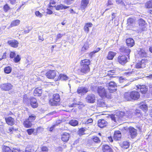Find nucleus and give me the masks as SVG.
Returning a JSON list of instances; mask_svg holds the SVG:
<instances>
[{"mask_svg":"<svg viewBox=\"0 0 152 152\" xmlns=\"http://www.w3.org/2000/svg\"><path fill=\"white\" fill-rule=\"evenodd\" d=\"M93 120L91 118H90L88 119L86 121L85 124H88L89 123H91L93 122Z\"/></svg>","mask_w":152,"mask_h":152,"instance_id":"nucleus-57","label":"nucleus"},{"mask_svg":"<svg viewBox=\"0 0 152 152\" xmlns=\"http://www.w3.org/2000/svg\"><path fill=\"white\" fill-rule=\"evenodd\" d=\"M47 10H48V11L47 12V13L48 14L50 15V14H51L53 13V12L51 10H50L49 9H48Z\"/></svg>","mask_w":152,"mask_h":152,"instance_id":"nucleus-63","label":"nucleus"},{"mask_svg":"<svg viewBox=\"0 0 152 152\" xmlns=\"http://www.w3.org/2000/svg\"><path fill=\"white\" fill-rule=\"evenodd\" d=\"M90 61L88 59H85L81 61L80 65L81 66H89L90 65Z\"/></svg>","mask_w":152,"mask_h":152,"instance_id":"nucleus-27","label":"nucleus"},{"mask_svg":"<svg viewBox=\"0 0 152 152\" xmlns=\"http://www.w3.org/2000/svg\"><path fill=\"white\" fill-rule=\"evenodd\" d=\"M58 72L56 71L50 70L46 73V76L50 79H53L58 75Z\"/></svg>","mask_w":152,"mask_h":152,"instance_id":"nucleus-3","label":"nucleus"},{"mask_svg":"<svg viewBox=\"0 0 152 152\" xmlns=\"http://www.w3.org/2000/svg\"><path fill=\"white\" fill-rule=\"evenodd\" d=\"M132 99L136 100L138 99L140 96L139 93L136 91H133L131 92Z\"/></svg>","mask_w":152,"mask_h":152,"instance_id":"nucleus-12","label":"nucleus"},{"mask_svg":"<svg viewBox=\"0 0 152 152\" xmlns=\"http://www.w3.org/2000/svg\"><path fill=\"white\" fill-rule=\"evenodd\" d=\"M120 51L127 54H129L131 50L128 48L125 47H122L120 48Z\"/></svg>","mask_w":152,"mask_h":152,"instance_id":"nucleus-16","label":"nucleus"},{"mask_svg":"<svg viewBox=\"0 0 152 152\" xmlns=\"http://www.w3.org/2000/svg\"><path fill=\"white\" fill-rule=\"evenodd\" d=\"M129 142L127 141L124 142L121 144V147L124 148H129Z\"/></svg>","mask_w":152,"mask_h":152,"instance_id":"nucleus-33","label":"nucleus"},{"mask_svg":"<svg viewBox=\"0 0 152 152\" xmlns=\"http://www.w3.org/2000/svg\"><path fill=\"white\" fill-rule=\"evenodd\" d=\"M98 105L100 107H104L106 106V104L103 100L98 101Z\"/></svg>","mask_w":152,"mask_h":152,"instance_id":"nucleus-40","label":"nucleus"},{"mask_svg":"<svg viewBox=\"0 0 152 152\" xmlns=\"http://www.w3.org/2000/svg\"><path fill=\"white\" fill-rule=\"evenodd\" d=\"M23 125L26 128H30L32 126V124L31 121L27 119L23 122Z\"/></svg>","mask_w":152,"mask_h":152,"instance_id":"nucleus-25","label":"nucleus"},{"mask_svg":"<svg viewBox=\"0 0 152 152\" xmlns=\"http://www.w3.org/2000/svg\"><path fill=\"white\" fill-rule=\"evenodd\" d=\"M34 129H30L27 130L26 132L28 133V135H30L31 134L33 133H34Z\"/></svg>","mask_w":152,"mask_h":152,"instance_id":"nucleus-48","label":"nucleus"},{"mask_svg":"<svg viewBox=\"0 0 152 152\" xmlns=\"http://www.w3.org/2000/svg\"><path fill=\"white\" fill-rule=\"evenodd\" d=\"M41 151L40 152H48V149L46 146H42L41 148Z\"/></svg>","mask_w":152,"mask_h":152,"instance_id":"nucleus-46","label":"nucleus"},{"mask_svg":"<svg viewBox=\"0 0 152 152\" xmlns=\"http://www.w3.org/2000/svg\"><path fill=\"white\" fill-rule=\"evenodd\" d=\"M11 71V68L10 66L5 67L4 69V71L7 74L10 73Z\"/></svg>","mask_w":152,"mask_h":152,"instance_id":"nucleus-44","label":"nucleus"},{"mask_svg":"<svg viewBox=\"0 0 152 152\" xmlns=\"http://www.w3.org/2000/svg\"><path fill=\"white\" fill-rule=\"evenodd\" d=\"M86 131L85 128H82L80 129L78 131V134L80 136L84 134V132Z\"/></svg>","mask_w":152,"mask_h":152,"instance_id":"nucleus-41","label":"nucleus"},{"mask_svg":"<svg viewBox=\"0 0 152 152\" xmlns=\"http://www.w3.org/2000/svg\"><path fill=\"white\" fill-rule=\"evenodd\" d=\"M53 99L56 100V102H59L60 100L59 95L57 94H55L53 95Z\"/></svg>","mask_w":152,"mask_h":152,"instance_id":"nucleus-42","label":"nucleus"},{"mask_svg":"<svg viewBox=\"0 0 152 152\" xmlns=\"http://www.w3.org/2000/svg\"><path fill=\"white\" fill-rule=\"evenodd\" d=\"M118 62L122 64H124L127 62V58L126 56H119L118 58Z\"/></svg>","mask_w":152,"mask_h":152,"instance_id":"nucleus-14","label":"nucleus"},{"mask_svg":"<svg viewBox=\"0 0 152 152\" xmlns=\"http://www.w3.org/2000/svg\"><path fill=\"white\" fill-rule=\"evenodd\" d=\"M91 139L92 140L95 142L97 143H99L100 142V140L99 139V137L96 136H94L92 137Z\"/></svg>","mask_w":152,"mask_h":152,"instance_id":"nucleus-43","label":"nucleus"},{"mask_svg":"<svg viewBox=\"0 0 152 152\" xmlns=\"http://www.w3.org/2000/svg\"><path fill=\"white\" fill-rule=\"evenodd\" d=\"M145 60L142 59L140 62L137 63L135 66L136 68L139 69L144 68L145 67Z\"/></svg>","mask_w":152,"mask_h":152,"instance_id":"nucleus-11","label":"nucleus"},{"mask_svg":"<svg viewBox=\"0 0 152 152\" xmlns=\"http://www.w3.org/2000/svg\"><path fill=\"white\" fill-rule=\"evenodd\" d=\"M138 89L140 90V92L143 94L145 93L147 91L148 89L145 86L140 85L137 87Z\"/></svg>","mask_w":152,"mask_h":152,"instance_id":"nucleus-23","label":"nucleus"},{"mask_svg":"<svg viewBox=\"0 0 152 152\" xmlns=\"http://www.w3.org/2000/svg\"><path fill=\"white\" fill-rule=\"evenodd\" d=\"M108 87V90L110 93H113L115 92L116 89L117 84L114 81H111L109 83Z\"/></svg>","mask_w":152,"mask_h":152,"instance_id":"nucleus-5","label":"nucleus"},{"mask_svg":"<svg viewBox=\"0 0 152 152\" xmlns=\"http://www.w3.org/2000/svg\"><path fill=\"white\" fill-rule=\"evenodd\" d=\"M16 0H9V1L10 2V3H11L12 4H13L15 3Z\"/></svg>","mask_w":152,"mask_h":152,"instance_id":"nucleus-64","label":"nucleus"},{"mask_svg":"<svg viewBox=\"0 0 152 152\" xmlns=\"http://www.w3.org/2000/svg\"><path fill=\"white\" fill-rule=\"evenodd\" d=\"M35 14L36 16L39 18L42 17L43 15L42 13H40L39 11H37L35 12Z\"/></svg>","mask_w":152,"mask_h":152,"instance_id":"nucleus-54","label":"nucleus"},{"mask_svg":"<svg viewBox=\"0 0 152 152\" xmlns=\"http://www.w3.org/2000/svg\"><path fill=\"white\" fill-rule=\"evenodd\" d=\"M73 0H64V1L67 4L69 5L71 4V1Z\"/></svg>","mask_w":152,"mask_h":152,"instance_id":"nucleus-59","label":"nucleus"},{"mask_svg":"<svg viewBox=\"0 0 152 152\" xmlns=\"http://www.w3.org/2000/svg\"><path fill=\"white\" fill-rule=\"evenodd\" d=\"M97 91L99 95L102 98H109L110 97V96H108L107 95V92L104 87L102 86L99 87Z\"/></svg>","mask_w":152,"mask_h":152,"instance_id":"nucleus-2","label":"nucleus"},{"mask_svg":"<svg viewBox=\"0 0 152 152\" xmlns=\"http://www.w3.org/2000/svg\"><path fill=\"white\" fill-rule=\"evenodd\" d=\"M42 93V90L41 89L37 88L34 90V94L35 96H38L41 95Z\"/></svg>","mask_w":152,"mask_h":152,"instance_id":"nucleus-28","label":"nucleus"},{"mask_svg":"<svg viewBox=\"0 0 152 152\" xmlns=\"http://www.w3.org/2000/svg\"><path fill=\"white\" fill-rule=\"evenodd\" d=\"M118 22L116 20H114V26H117L118 25Z\"/></svg>","mask_w":152,"mask_h":152,"instance_id":"nucleus-62","label":"nucleus"},{"mask_svg":"<svg viewBox=\"0 0 152 152\" xmlns=\"http://www.w3.org/2000/svg\"><path fill=\"white\" fill-rule=\"evenodd\" d=\"M20 21L19 20H16L13 21L11 23L10 26L11 27L16 26L19 25L20 23Z\"/></svg>","mask_w":152,"mask_h":152,"instance_id":"nucleus-37","label":"nucleus"},{"mask_svg":"<svg viewBox=\"0 0 152 152\" xmlns=\"http://www.w3.org/2000/svg\"><path fill=\"white\" fill-rule=\"evenodd\" d=\"M69 124L72 126H76L78 125V122L76 120H72L69 121Z\"/></svg>","mask_w":152,"mask_h":152,"instance_id":"nucleus-34","label":"nucleus"},{"mask_svg":"<svg viewBox=\"0 0 152 152\" xmlns=\"http://www.w3.org/2000/svg\"><path fill=\"white\" fill-rule=\"evenodd\" d=\"M3 9L4 11L6 12H7L10 8L9 6L7 4H6L4 6Z\"/></svg>","mask_w":152,"mask_h":152,"instance_id":"nucleus-49","label":"nucleus"},{"mask_svg":"<svg viewBox=\"0 0 152 152\" xmlns=\"http://www.w3.org/2000/svg\"><path fill=\"white\" fill-rule=\"evenodd\" d=\"M129 134L132 138H134L136 137L137 134V130L134 128L130 127L129 128Z\"/></svg>","mask_w":152,"mask_h":152,"instance_id":"nucleus-7","label":"nucleus"},{"mask_svg":"<svg viewBox=\"0 0 152 152\" xmlns=\"http://www.w3.org/2000/svg\"><path fill=\"white\" fill-rule=\"evenodd\" d=\"M86 102L88 103H93L95 100V96L93 94H90L87 95L85 98Z\"/></svg>","mask_w":152,"mask_h":152,"instance_id":"nucleus-6","label":"nucleus"},{"mask_svg":"<svg viewBox=\"0 0 152 152\" xmlns=\"http://www.w3.org/2000/svg\"><path fill=\"white\" fill-rule=\"evenodd\" d=\"M92 26V24L90 23H87L86 24L85 26L88 27L89 28V27H91Z\"/></svg>","mask_w":152,"mask_h":152,"instance_id":"nucleus-58","label":"nucleus"},{"mask_svg":"<svg viewBox=\"0 0 152 152\" xmlns=\"http://www.w3.org/2000/svg\"><path fill=\"white\" fill-rule=\"evenodd\" d=\"M116 53L110 51L108 53L107 58L108 60H112L113 59L114 56L116 55Z\"/></svg>","mask_w":152,"mask_h":152,"instance_id":"nucleus-26","label":"nucleus"},{"mask_svg":"<svg viewBox=\"0 0 152 152\" xmlns=\"http://www.w3.org/2000/svg\"><path fill=\"white\" fill-rule=\"evenodd\" d=\"M68 79V77L66 75L64 74H61L58 77L57 80H66Z\"/></svg>","mask_w":152,"mask_h":152,"instance_id":"nucleus-32","label":"nucleus"},{"mask_svg":"<svg viewBox=\"0 0 152 152\" xmlns=\"http://www.w3.org/2000/svg\"><path fill=\"white\" fill-rule=\"evenodd\" d=\"M121 135L120 132L118 131L115 132L114 134V138L115 140H119L121 138Z\"/></svg>","mask_w":152,"mask_h":152,"instance_id":"nucleus-19","label":"nucleus"},{"mask_svg":"<svg viewBox=\"0 0 152 152\" xmlns=\"http://www.w3.org/2000/svg\"><path fill=\"white\" fill-rule=\"evenodd\" d=\"M69 135L67 133H64L61 135V140L64 142H67L69 138Z\"/></svg>","mask_w":152,"mask_h":152,"instance_id":"nucleus-18","label":"nucleus"},{"mask_svg":"<svg viewBox=\"0 0 152 152\" xmlns=\"http://www.w3.org/2000/svg\"><path fill=\"white\" fill-rule=\"evenodd\" d=\"M89 44L88 42H86L84 46L82 48L81 50L83 52H84L86 50L88 49L89 48Z\"/></svg>","mask_w":152,"mask_h":152,"instance_id":"nucleus-36","label":"nucleus"},{"mask_svg":"<svg viewBox=\"0 0 152 152\" xmlns=\"http://www.w3.org/2000/svg\"><path fill=\"white\" fill-rule=\"evenodd\" d=\"M7 44L11 47L16 48L18 47L19 43L17 41L13 39L8 40Z\"/></svg>","mask_w":152,"mask_h":152,"instance_id":"nucleus-10","label":"nucleus"},{"mask_svg":"<svg viewBox=\"0 0 152 152\" xmlns=\"http://www.w3.org/2000/svg\"><path fill=\"white\" fill-rule=\"evenodd\" d=\"M145 21L142 19H140L139 21V23L140 26H143L144 25Z\"/></svg>","mask_w":152,"mask_h":152,"instance_id":"nucleus-51","label":"nucleus"},{"mask_svg":"<svg viewBox=\"0 0 152 152\" xmlns=\"http://www.w3.org/2000/svg\"><path fill=\"white\" fill-rule=\"evenodd\" d=\"M132 112L131 111H127L125 113L122 111H118L115 114H112L110 116L111 119L115 122H116L120 119L123 116H126L128 118H131L132 117Z\"/></svg>","mask_w":152,"mask_h":152,"instance_id":"nucleus-1","label":"nucleus"},{"mask_svg":"<svg viewBox=\"0 0 152 152\" xmlns=\"http://www.w3.org/2000/svg\"><path fill=\"white\" fill-rule=\"evenodd\" d=\"M131 96V92H127L124 94V97L127 101H130L132 99Z\"/></svg>","mask_w":152,"mask_h":152,"instance_id":"nucleus-30","label":"nucleus"},{"mask_svg":"<svg viewBox=\"0 0 152 152\" xmlns=\"http://www.w3.org/2000/svg\"><path fill=\"white\" fill-rule=\"evenodd\" d=\"M16 54L14 52H11L10 53V58H14Z\"/></svg>","mask_w":152,"mask_h":152,"instance_id":"nucleus-55","label":"nucleus"},{"mask_svg":"<svg viewBox=\"0 0 152 152\" xmlns=\"http://www.w3.org/2000/svg\"><path fill=\"white\" fill-rule=\"evenodd\" d=\"M140 107L145 112H146L148 110V107L147 104L145 103H142L140 104Z\"/></svg>","mask_w":152,"mask_h":152,"instance_id":"nucleus-31","label":"nucleus"},{"mask_svg":"<svg viewBox=\"0 0 152 152\" xmlns=\"http://www.w3.org/2000/svg\"><path fill=\"white\" fill-rule=\"evenodd\" d=\"M30 104L32 107L35 108L38 106V104L37 102V100L34 98H32L30 100Z\"/></svg>","mask_w":152,"mask_h":152,"instance_id":"nucleus-22","label":"nucleus"},{"mask_svg":"<svg viewBox=\"0 0 152 152\" xmlns=\"http://www.w3.org/2000/svg\"><path fill=\"white\" fill-rule=\"evenodd\" d=\"M102 150L104 152H112V148L107 145H104L103 146Z\"/></svg>","mask_w":152,"mask_h":152,"instance_id":"nucleus-24","label":"nucleus"},{"mask_svg":"<svg viewBox=\"0 0 152 152\" xmlns=\"http://www.w3.org/2000/svg\"><path fill=\"white\" fill-rule=\"evenodd\" d=\"M43 128L42 127H38L36 130V132H34V135H36L37 134V132H41L43 131Z\"/></svg>","mask_w":152,"mask_h":152,"instance_id":"nucleus-47","label":"nucleus"},{"mask_svg":"<svg viewBox=\"0 0 152 152\" xmlns=\"http://www.w3.org/2000/svg\"><path fill=\"white\" fill-rule=\"evenodd\" d=\"M138 54L139 56L142 57H146L147 56L146 53L143 50H140Z\"/></svg>","mask_w":152,"mask_h":152,"instance_id":"nucleus-35","label":"nucleus"},{"mask_svg":"<svg viewBox=\"0 0 152 152\" xmlns=\"http://www.w3.org/2000/svg\"><path fill=\"white\" fill-rule=\"evenodd\" d=\"M35 118L36 116L35 115H31L29 116L28 119H27L32 122L35 119Z\"/></svg>","mask_w":152,"mask_h":152,"instance_id":"nucleus-50","label":"nucleus"},{"mask_svg":"<svg viewBox=\"0 0 152 152\" xmlns=\"http://www.w3.org/2000/svg\"><path fill=\"white\" fill-rule=\"evenodd\" d=\"M88 88L84 87H79L77 90V93L81 95L84 94L88 92Z\"/></svg>","mask_w":152,"mask_h":152,"instance_id":"nucleus-9","label":"nucleus"},{"mask_svg":"<svg viewBox=\"0 0 152 152\" xmlns=\"http://www.w3.org/2000/svg\"><path fill=\"white\" fill-rule=\"evenodd\" d=\"M3 152H13L12 150H11L9 147L6 146H4L3 148Z\"/></svg>","mask_w":152,"mask_h":152,"instance_id":"nucleus-38","label":"nucleus"},{"mask_svg":"<svg viewBox=\"0 0 152 152\" xmlns=\"http://www.w3.org/2000/svg\"><path fill=\"white\" fill-rule=\"evenodd\" d=\"M126 42L127 46L129 47H133L134 44V40L131 38L127 39L126 40Z\"/></svg>","mask_w":152,"mask_h":152,"instance_id":"nucleus-15","label":"nucleus"},{"mask_svg":"<svg viewBox=\"0 0 152 152\" xmlns=\"http://www.w3.org/2000/svg\"><path fill=\"white\" fill-rule=\"evenodd\" d=\"M107 124V122L104 119H100L98 121V125L100 128L104 127Z\"/></svg>","mask_w":152,"mask_h":152,"instance_id":"nucleus-17","label":"nucleus"},{"mask_svg":"<svg viewBox=\"0 0 152 152\" xmlns=\"http://www.w3.org/2000/svg\"><path fill=\"white\" fill-rule=\"evenodd\" d=\"M96 53L94 51L93 52L90 53L89 54V56L90 58H92L93 56Z\"/></svg>","mask_w":152,"mask_h":152,"instance_id":"nucleus-61","label":"nucleus"},{"mask_svg":"<svg viewBox=\"0 0 152 152\" xmlns=\"http://www.w3.org/2000/svg\"><path fill=\"white\" fill-rule=\"evenodd\" d=\"M13 86L9 83L1 84L0 85L1 89L5 91H9L12 88Z\"/></svg>","mask_w":152,"mask_h":152,"instance_id":"nucleus-4","label":"nucleus"},{"mask_svg":"<svg viewBox=\"0 0 152 152\" xmlns=\"http://www.w3.org/2000/svg\"><path fill=\"white\" fill-rule=\"evenodd\" d=\"M21 58L20 56L19 55H17V56L14 58V61L15 63H17L20 60Z\"/></svg>","mask_w":152,"mask_h":152,"instance_id":"nucleus-45","label":"nucleus"},{"mask_svg":"<svg viewBox=\"0 0 152 152\" xmlns=\"http://www.w3.org/2000/svg\"><path fill=\"white\" fill-rule=\"evenodd\" d=\"M134 21V19L132 18H129L127 20V22L129 25L132 23Z\"/></svg>","mask_w":152,"mask_h":152,"instance_id":"nucleus-56","label":"nucleus"},{"mask_svg":"<svg viewBox=\"0 0 152 152\" xmlns=\"http://www.w3.org/2000/svg\"><path fill=\"white\" fill-rule=\"evenodd\" d=\"M84 28L85 31L87 33H88L89 32V29L88 28V27L85 26Z\"/></svg>","mask_w":152,"mask_h":152,"instance_id":"nucleus-60","label":"nucleus"},{"mask_svg":"<svg viewBox=\"0 0 152 152\" xmlns=\"http://www.w3.org/2000/svg\"><path fill=\"white\" fill-rule=\"evenodd\" d=\"M55 7L56 10H62L63 9H65L69 7L64 6L61 4L57 5L56 6H55Z\"/></svg>","mask_w":152,"mask_h":152,"instance_id":"nucleus-29","label":"nucleus"},{"mask_svg":"<svg viewBox=\"0 0 152 152\" xmlns=\"http://www.w3.org/2000/svg\"><path fill=\"white\" fill-rule=\"evenodd\" d=\"M65 33L64 34H62L60 33L56 35V40H58L59 39L61 38L63 35H65Z\"/></svg>","mask_w":152,"mask_h":152,"instance_id":"nucleus-53","label":"nucleus"},{"mask_svg":"<svg viewBox=\"0 0 152 152\" xmlns=\"http://www.w3.org/2000/svg\"><path fill=\"white\" fill-rule=\"evenodd\" d=\"M145 6L147 8L151 9V10L148 11V12L152 14V0H150L147 2L145 4Z\"/></svg>","mask_w":152,"mask_h":152,"instance_id":"nucleus-21","label":"nucleus"},{"mask_svg":"<svg viewBox=\"0 0 152 152\" xmlns=\"http://www.w3.org/2000/svg\"><path fill=\"white\" fill-rule=\"evenodd\" d=\"M115 72V70H112L108 71L107 74V75L109 76L112 75H113Z\"/></svg>","mask_w":152,"mask_h":152,"instance_id":"nucleus-52","label":"nucleus"},{"mask_svg":"<svg viewBox=\"0 0 152 152\" xmlns=\"http://www.w3.org/2000/svg\"><path fill=\"white\" fill-rule=\"evenodd\" d=\"M5 120L7 124L9 125L12 126L15 124V120L14 118L9 116L6 117Z\"/></svg>","mask_w":152,"mask_h":152,"instance_id":"nucleus-13","label":"nucleus"},{"mask_svg":"<svg viewBox=\"0 0 152 152\" xmlns=\"http://www.w3.org/2000/svg\"><path fill=\"white\" fill-rule=\"evenodd\" d=\"M58 102H56V101L53 99H50V104L52 106L56 105L58 104Z\"/></svg>","mask_w":152,"mask_h":152,"instance_id":"nucleus-39","label":"nucleus"},{"mask_svg":"<svg viewBox=\"0 0 152 152\" xmlns=\"http://www.w3.org/2000/svg\"><path fill=\"white\" fill-rule=\"evenodd\" d=\"M89 3V0H82L80 6V9L83 12L85 11V9L87 7Z\"/></svg>","mask_w":152,"mask_h":152,"instance_id":"nucleus-8","label":"nucleus"},{"mask_svg":"<svg viewBox=\"0 0 152 152\" xmlns=\"http://www.w3.org/2000/svg\"><path fill=\"white\" fill-rule=\"evenodd\" d=\"M90 67L89 66H85L81 65L80 71L82 72L86 73L89 71Z\"/></svg>","mask_w":152,"mask_h":152,"instance_id":"nucleus-20","label":"nucleus"}]
</instances>
